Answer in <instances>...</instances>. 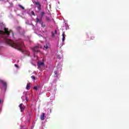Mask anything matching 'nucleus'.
Masks as SVG:
<instances>
[{
    "label": "nucleus",
    "instance_id": "f257e3e1",
    "mask_svg": "<svg viewBox=\"0 0 129 129\" xmlns=\"http://www.w3.org/2000/svg\"><path fill=\"white\" fill-rule=\"evenodd\" d=\"M4 31H0V37H2V42L6 43L10 45L13 48L17 49L21 52H24V43L21 39L16 40L15 41L10 39V34H12V37H14V33L11 30L9 31L8 28H5Z\"/></svg>",
    "mask_w": 129,
    "mask_h": 129
},
{
    "label": "nucleus",
    "instance_id": "f03ea898",
    "mask_svg": "<svg viewBox=\"0 0 129 129\" xmlns=\"http://www.w3.org/2000/svg\"><path fill=\"white\" fill-rule=\"evenodd\" d=\"M41 48H42V45L38 44L32 48L34 57H36V54H41V51H40V49H41Z\"/></svg>",
    "mask_w": 129,
    "mask_h": 129
},
{
    "label": "nucleus",
    "instance_id": "7ed1b4c3",
    "mask_svg": "<svg viewBox=\"0 0 129 129\" xmlns=\"http://www.w3.org/2000/svg\"><path fill=\"white\" fill-rule=\"evenodd\" d=\"M44 15H45V13L44 12H42L40 13V15L36 18L37 24H40L41 27H45V25H43V21L42 20V19H43V17H44Z\"/></svg>",
    "mask_w": 129,
    "mask_h": 129
},
{
    "label": "nucleus",
    "instance_id": "20e7f679",
    "mask_svg": "<svg viewBox=\"0 0 129 129\" xmlns=\"http://www.w3.org/2000/svg\"><path fill=\"white\" fill-rule=\"evenodd\" d=\"M55 93H56V90H51L50 93H49L50 95H52L50 97V100H54L55 99Z\"/></svg>",
    "mask_w": 129,
    "mask_h": 129
},
{
    "label": "nucleus",
    "instance_id": "39448f33",
    "mask_svg": "<svg viewBox=\"0 0 129 129\" xmlns=\"http://www.w3.org/2000/svg\"><path fill=\"white\" fill-rule=\"evenodd\" d=\"M0 83L3 85V88L6 91L7 90V82L3 80H0Z\"/></svg>",
    "mask_w": 129,
    "mask_h": 129
},
{
    "label": "nucleus",
    "instance_id": "423d86ee",
    "mask_svg": "<svg viewBox=\"0 0 129 129\" xmlns=\"http://www.w3.org/2000/svg\"><path fill=\"white\" fill-rule=\"evenodd\" d=\"M38 69H40V68H44L45 67V64L44 63V62H38L37 63Z\"/></svg>",
    "mask_w": 129,
    "mask_h": 129
},
{
    "label": "nucleus",
    "instance_id": "0eeeda50",
    "mask_svg": "<svg viewBox=\"0 0 129 129\" xmlns=\"http://www.w3.org/2000/svg\"><path fill=\"white\" fill-rule=\"evenodd\" d=\"M19 106L20 107V109L21 110V112H23V111L25 110V107L24 106H23L22 103L20 104Z\"/></svg>",
    "mask_w": 129,
    "mask_h": 129
},
{
    "label": "nucleus",
    "instance_id": "6e6552de",
    "mask_svg": "<svg viewBox=\"0 0 129 129\" xmlns=\"http://www.w3.org/2000/svg\"><path fill=\"white\" fill-rule=\"evenodd\" d=\"M3 103H4V99L0 98V111L2 110V106H3Z\"/></svg>",
    "mask_w": 129,
    "mask_h": 129
},
{
    "label": "nucleus",
    "instance_id": "1a4fd4ad",
    "mask_svg": "<svg viewBox=\"0 0 129 129\" xmlns=\"http://www.w3.org/2000/svg\"><path fill=\"white\" fill-rule=\"evenodd\" d=\"M49 47H50V44H49V43H46V45L43 46V50H47Z\"/></svg>",
    "mask_w": 129,
    "mask_h": 129
},
{
    "label": "nucleus",
    "instance_id": "9d476101",
    "mask_svg": "<svg viewBox=\"0 0 129 129\" xmlns=\"http://www.w3.org/2000/svg\"><path fill=\"white\" fill-rule=\"evenodd\" d=\"M35 5H36V6H37V8L38 9V10H41L42 9L41 7V5L40 4V3L39 2H36L35 3Z\"/></svg>",
    "mask_w": 129,
    "mask_h": 129
},
{
    "label": "nucleus",
    "instance_id": "9b49d317",
    "mask_svg": "<svg viewBox=\"0 0 129 129\" xmlns=\"http://www.w3.org/2000/svg\"><path fill=\"white\" fill-rule=\"evenodd\" d=\"M45 117H46V116H45V113H42V114L41 115V116H40V119L41 120H44V119H45Z\"/></svg>",
    "mask_w": 129,
    "mask_h": 129
},
{
    "label": "nucleus",
    "instance_id": "f8f14e48",
    "mask_svg": "<svg viewBox=\"0 0 129 129\" xmlns=\"http://www.w3.org/2000/svg\"><path fill=\"white\" fill-rule=\"evenodd\" d=\"M55 77H57L58 78V76H59V72L58 71H55L54 72Z\"/></svg>",
    "mask_w": 129,
    "mask_h": 129
},
{
    "label": "nucleus",
    "instance_id": "ddd939ff",
    "mask_svg": "<svg viewBox=\"0 0 129 129\" xmlns=\"http://www.w3.org/2000/svg\"><path fill=\"white\" fill-rule=\"evenodd\" d=\"M28 93V92H24L23 93V96L22 97V99L23 100V101H24V99L25 98V96H26V95H27V94Z\"/></svg>",
    "mask_w": 129,
    "mask_h": 129
},
{
    "label": "nucleus",
    "instance_id": "4468645a",
    "mask_svg": "<svg viewBox=\"0 0 129 129\" xmlns=\"http://www.w3.org/2000/svg\"><path fill=\"white\" fill-rule=\"evenodd\" d=\"M24 53L25 54H26V55H27V56H30V52H29V51L25 50L24 51Z\"/></svg>",
    "mask_w": 129,
    "mask_h": 129
},
{
    "label": "nucleus",
    "instance_id": "2eb2a0df",
    "mask_svg": "<svg viewBox=\"0 0 129 129\" xmlns=\"http://www.w3.org/2000/svg\"><path fill=\"white\" fill-rule=\"evenodd\" d=\"M39 88H40V86H36L34 87V90H38V89H39Z\"/></svg>",
    "mask_w": 129,
    "mask_h": 129
},
{
    "label": "nucleus",
    "instance_id": "dca6fc26",
    "mask_svg": "<svg viewBox=\"0 0 129 129\" xmlns=\"http://www.w3.org/2000/svg\"><path fill=\"white\" fill-rule=\"evenodd\" d=\"M26 89H27V90H29V89H30V84H28L26 86Z\"/></svg>",
    "mask_w": 129,
    "mask_h": 129
},
{
    "label": "nucleus",
    "instance_id": "f3484780",
    "mask_svg": "<svg viewBox=\"0 0 129 129\" xmlns=\"http://www.w3.org/2000/svg\"><path fill=\"white\" fill-rule=\"evenodd\" d=\"M18 6L19 7V8H21V9H22V10H25V8H24V7L22 6V5H18Z\"/></svg>",
    "mask_w": 129,
    "mask_h": 129
},
{
    "label": "nucleus",
    "instance_id": "a211bd4d",
    "mask_svg": "<svg viewBox=\"0 0 129 129\" xmlns=\"http://www.w3.org/2000/svg\"><path fill=\"white\" fill-rule=\"evenodd\" d=\"M65 40V35L64 34V33H62V41H64Z\"/></svg>",
    "mask_w": 129,
    "mask_h": 129
},
{
    "label": "nucleus",
    "instance_id": "6ab92c4d",
    "mask_svg": "<svg viewBox=\"0 0 129 129\" xmlns=\"http://www.w3.org/2000/svg\"><path fill=\"white\" fill-rule=\"evenodd\" d=\"M46 21H47V22H50V21H51V19H50V18L49 17H46Z\"/></svg>",
    "mask_w": 129,
    "mask_h": 129
},
{
    "label": "nucleus",
    "instance_id": "aec40b11",
    "mask_svg": "<svg viewBox=\"0 0 129 129\" xmlns=\"http://www.w3.org/2000/svg\"><path fill=\"white\" fill-rule=\"evenodd\" d=\"M25 100H26L27 102L29 101V99H28V97H27L26 96H25Z\"/></svg>",
    "mask_w": 129,
    "mask_h": 129
},
{
    "label": "nucleus",
    "instance_id": "412c9836",
    "mask_svg": "<svg viewBox=\"0 0 129 129\" xmlns=\"http://www.w3.org/2000/svg\"><path fill=\"white\" fill-rule=\"evenodd\" d=\"M31 78H32V79H33V80H35V79H36V78H35V76H31Z\"/></svg>",
    "mask_w": 129,
    "mask_h": 129
},
{
    "label": "nucleus",
    "instance_id": "4be33fe9",
    "mask_svg": "<svg viewBox=\"0 0 129 129\" xmlns=\"http://www.w3.org/2000/svg\"><path fill=\"white\" fill-rule=\"evenodd\" d=\"M31 14L33 15V16H35V13H34V11H32Z\"/></svg>",
    "mask_w": 129,
    "mask_h": 129
},
{
    "label": "nucleus",
    "instance_id": "5701e85b",
    "mask_svg": "<svg viewBox=\"0 0 129 129\" xmlns=\"http://www.w3.org/2000/svg\"><path fill=\"white\" fill-rule=\"evenodd\" d=\"M15 67H16V68H19V66H18L17 64H15Z\"/></svg>",
    "mask_w": 129,
    "mask_h": 129
},
{
    "label": "nucleus",
    "instance_id": "b1692460",
    "mask_svg": "<svg viewBox=\"0 0 129 129\" xmlns=\"http://www.w3.org/2000/svg\"><path fill=\"white\" fill-rule=\"evenodd\" d=\"M52 112V109H49V113H51Z\"/></svg>",
    "mask_w": 129,
    "mask_h": 129
},
{
    "label": "nucleus",
    "instance_id": "393cba45",
    "mask_svg": "<svg viewBox=\"0 0 129 129\" xmlns=\"http://www.w3.org/2000/svg\"><path fill=\"white\" fill-rule=\"evenodd\" d=\"M54 34H57V30H54Z\"/></svg>",
    "mask_w": 129,
    "mask_h": 129
},
{
    "label": "nucleus",
    "instance_id": "a878e982",
    "mask_svg": "<svg viewBox=\"0 0 129 129\" xmlns=\"http://www.w3.org/2000/svg\"><path fill=\"white\" fill-rule=\"evenodd\" d=\"M19 30L20 32H21V30H22V28H21V27H19Z\"/></svg>",
    "mask_w": 129,
    "mask_h": 129
},
{
    "label": "nucleus",
    "instance_id": "bb28decb",
    "mask_svg": "<svg viewBox=\"0 0 129 129\" xmlns=\"http://www.w3.org/2000/svg\"><path fill=\"white\" fill-rule=\"evenodd\" d=\"M52 37H54V33L53 32H52Z\"/></svg>",
    "mask_w": 129,
    "mask_h": 129
},
{
    "label": "nucleus",
    "instance_id": "cd10ccee",
    "mask_svg": "<svg viewBox=\"0 0 129 129\" xmlns=\"http://www.w3.org/2000/svg\"><path fill=\"white\" fill-rule=\"evenodd\" d=\"M57 58L58 59H60V56H57Z\"/></svg>",
    "mask_w": 129,
    "mask_h": 129
},
{
    "label": "nucleus",
    "instance_id": "c85d7f7f",
    "mask_svg": "<svg viewBox=\"0 0 129 129\" xmlns=\"http://www.w3.org/2000/svg\"><path fill=\"white\" fill-rule=\"evenodd\" d=\"M43 77H46V75H44Z\"/></svg>",
    "mask_w": 129,
    "mask_h": 129
},
{
    "label": "nucleus",
    "instance_id": "c756f323",
    "mask_svg": "<svg viewBox=\"0 0 129 129\" xmlns=\"http://www.w3.org/2000/svg\"><path fill=\"white\" fill-rule=\"evenodd\" d=\"M34 73L35 74V73H36V72H34Z\"/></svg>",
    "mask_w": 129,
    "mask_h": 129
},
{
    "label": "nucleus",
    "instance_id": "7c9ffc66",
    "mask_svg": "<svg viewBox=\"0 0 129 129\" xmlns=\"http://www.w3.org/2000/svg\"><path fill=\"white\" fill-rule=\"evenodd\" d=\"M0 88H1V89H3V88H1V87H0Z\"/></svg>",
    "mask_w": 129,
    "mask_h": 129
},
{
    "label": "nucleus",
    "instance_id": "2f4dec72",
    "mask_svg": "<svg viewBox=\"0 0 129 129\" xmlns=\"http://www.w3.org/2000/svg\"><path fill=\"white\" fill-rule=\"evenodd\" d=\"M48 80H49V78H48Z\"/></svg>",
    "mask_w": 129,
    "mask_h": 129
},
{
    "label": "nucleus",
    "instance_id": "473e14b6",
    "mask_svg": "<svg viewBox=\"0 0 129 129\" xmlns=\"http://www.w3.org/2000/svg\"><path fill=\"white\" fill-rule=\"evenodd\" d=\"M66 30H67V27H66Z\"/></svg>",
    "mask_w": 129,
    "mask_h": 129
},
{
    "label": "nucleus",
    "instance_id": "72a5a7b5",
    "mask_svg": "<svg viewBox=\"0 0 129 129\" xmlns=\"http://www.w3.org/2000/svg\"><path fill=\"white\" fill-rule=\"evenodd\" d=\"M0 1H4V0H0Z\"/></svg>",
    "mask_w": 129,
    "mask_h": 129
},
{
    "label": "nucleus",
    "instance_id": "f704fd0d",
    "mask_svg": "<svg viewBox=\"0 0 129 129\" xmlns=\"http://www.w3.org/2000/svg\"><path fill=\"white\" fill-rule=\"evenodd\" d=\"M69 27H68V29Z\"/></svg>",
    "mask_w": 129,
    "mask_h": 129
}]
</instances>
